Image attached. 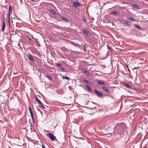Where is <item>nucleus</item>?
<instances>
[{
    "label": "nucleus",
    "instance_id": "13",
    "mask_svg": "<svg viewBox=\"0 0 148 148\" xmlns=\"http://www.w3.org/2000/svg\"><path fill=\"white\" fill-rule=\"evenodd\" d=\"M102 89L106 92H109V91L108 89H107V88L105 87H102Z\"/></svg>",
    "mask_w": 148,
    "mask_h": 148
},
{
    "label": "nucleus",
    "instance_id": "5",
    "mask_svg": "<svg viewBox=\"0 0 148 148\" xmlns=\"http://www.w3.org/2000/svg\"><path fill=\"white\" fill-rule=\"evenodd\" d=\"M27 57L28 59H30L32 61L34 62V59L33 58L31 54H28L27 55Z\"/></svg>",
    "mask_w": 148,
    "mask_h": 148
},
{
    "label": "nucleus",
    "instance_id": "15",
    "mask_svg": "<svg viewBox=\"0 0 148 148\" xmlns=\"http://www.w3.org/2000/svg\"><path fill=\"white\" fill-rule=\"evenodd\" d=\"M124 23L127 26H130V23L127 21H125Z\"/></svg>",
    "mask_w": 148,
    "mask_h": 148
},
{
    "label": "nucleus",
    "instance_id": "21",
    "mask_svg": "<svg viewBox=\"0 0 148 148\" xmlns=\"http://www.w3.org/2000/svg\"><path fill=\"white\" fill-rule=\"evenodd\" d=\"M29 111L30 112V113L31 115L33 114V112H32V110L31 109L30 107H29Z\"/></svg>",
    "mask_w": 148,
    "mask_h": 148
},
{
    "label": "nucleus",
    "instance_id": "25",
    "mask_svg": "<svg viewBox=\"0 0 148 148\" xmlns=\"http://www.w3.org/2000/svg\"><path fill=\"white\" fill-rule=\"evenodd\" d=\"M46 77L49 79L51 80H52V78L49 75H47Z\"/></svg>",
    "mask_w": 148,
    "mask_h": 148
},
{
    "label": "nucleus",
    "instance_id": "32",
    "mask_svg": "<svg viewBox=\"0 0 148 148\" xmlns=\"http://www.w3.org/2000/svg\"><path fill=\"white\" fill-rule=\"evenodd\" d=\"M108 49H110V50H111V47H109V46H108Z\"/></svg>",
    "mask_w": 148,
    "mask_h": 148
},
{
    "label": "nucleus",
    "instance_id": "30",
    "mask_svg": "<svg viewBox=\"0 0 148 148\" xmlns=\"http://www.w3.org/2000/svg\"><path fill=\"white\" fill-rule=\"evenodd\" d=\"M56 65L58 67H60V66H62V64L58 63L56 64Z\"/></svg>",
    "mask_w": 148,
    "mask_h": 148
},
{
    "label": "nucleus",
    "instance_id": "10",
    "mask_svg": "<svg viewBox=\"0 0 148 148\" xmlns=\"http://www.w3.org/2000/svg\"><path fill=\"white\" fill-rule=\"evenodd\" d=\"M86 87L87 89H88V91L91 92L92 91V89L91 88L89 87V86L88 85H86Z\"/></svg>",
    "mask_w": 148,
    "mask_h": 148
},
{
    "label": "nucleus",
    "instance_id": "23",
    "mask_svg": "<svg viewBox=\"0 0 148 148\" xmlns=\"http://www.w3.org/2000/svg\"><path fill=\"white\" fill-rule=\"evenodd\" d=\"M62 78L63 79H68V80H69L70 79L69 77H68L67 76H66V77L63 76L62 77Z\"/></svg>",
    "mask_w": 148,
    "mask_h": 148
},
{
    "label": "nucleus",
    "instance_id": "3",
    "mask_svg": "<svg viewBox=\"0 0 148 148\" xmlns=\"http://www.w3.org/2000/svg\"><path fill=\"white\" fill-rule=\"evenodd\" d=\"M94 91L96 95L99 97L101 98L103 97V95L101 92H99L98 91L96 90H95Z\"/></svg>",
    "mask_w": 148,
    "mask_h": 148
},
{
    "label": "nucleus",
    "instance_id": "4",
    "mask_svg": "<svg viewBox=\"0 0 148 148\" xmlns=\"http://www.w3.org/2000/svg\"><path fill=\"white\" fill-rule=\"evenodd\" d=\"M12 7H11V6L10 5L9 6V10L8 14V21H9V23L10 19V14L12 13Z\"/></svg>",
    "mask_w": 148,
    "mask_h": 148
},
{
    "label": "nucleus",
    "instance_id": "29",
    "mask_svg": "<svg viewBox=\"0 0 148 148\" xmlns=\"http://www.w3.org/2000/svg\"><path fill=\"white\" fill-rule=\"evenodd\" d=\"M83 81L84 82H85L86 83H90V82L87 81L85 79H84L83 80Z\"/></svg>",
    "mask_w": 148,
    "mask_h": 148
},
{
    "label": "nucleus",
    "instance_id": "34",
    "mask_svg": "<svg viewBox=\"0 0 148 148\" xmlns=\"http://www.w3.org/2000/svg\"><path fill=\"white\" fill-rule=\"evenodd\" d=\"M127 66L128 68V71L130 72V70L129 68H128V66L127 65Z\"/></svg>",
    "mask_w": 148,
    "mask_h": 148
},
{
    "label": "nucleus",
    "instance_id": "12",
    "mask_svg": "<svg viewBox=\"0 0 148 148\" xmlns=\"http://www.w3.org/2000/svg\"><path fill=\"white\" fill-rule=\"evenodd\" d=\"M49 12L53 14H55L56 12H55L52 9H50L49 10Z\"/></svg>",
    "mask_w": 148,
    "mask_h": 148
},
{
    "label": "nucleus",
    "instance_id": "9",
    "mask_svg": "<svg viewBox=\"0 0 148 148\" xmlns=\"http://www.w3.org/2000/svg\"><path fill=\"white\" fill-rule=\"evenodd\" d=\"M123 84L124 86L128 88H131V86L127 83H124Z\"/></svg>",
    "mask_w": 148,
    "mask_h": 148
},
{
    "label": "nucleus",
    "instance_id": "7",
    "mask_svg": "<svg viewBox=\"0 0 148 148\" xmlns=\"http://www.w3.org/2000/svg\"><path fill=\"white\" fill-rule=\"evenodd\" d=\"M83 32L85 36H88V32L87 31L86 29H84L83 30Z\"/></svg>",
    "mask_w": 148,
    "mask_h": 148
},
{
    "label": "nucleus",
    "instance_id": "38",
    "mask_svg": "<svg viewBox=\"0 0 148 148\" xmlns=\"http://www.w3.org/2000/svg\"><path fill=\"white\" fill-rule=\"evenodd\" d=\"M84 21H85V22H86V19H84Z\"/></svg>",
    "mask_w": 148,
    "mask_h": 148
},
{
    "label": "nucleus",
    "instance_id": "28",
    "mask_svg": "<svg viewBox=\"0 0 148 148\" xmlns=\"http://www.w3.org/2000/svg\"><path fill=\"white\" fill-rule=\"evenodd\" d=\"M129 19L130 20L132 21H135L136 20L135 19L131 17L129 18Z\"/></svg>",
    "mask_w": 148,
    "mask_h": 148
},
{
    "label": "nucleus",
    "instance_id": "1",
    "mask_svg": "<svg viewBox=\"0 0 148 148\" xmlns=\"http://www.w3.org/2000/svg\"><path fill=\"white\" fill-rule=\"evenodd\" d=\"M125 128V126L124 124L119 123L117 124L114 128L111 127L108 128L107 130L110 133H112V132H113L115 131H117V133L119 134V135H121L123 134L124 132V129ZM114 133H116V132H115Z\"/></svg>",
    "mask_w": 148,
    "mask_h": 148
},
{
    "label": "nucleus",
    "instance_id": "19",
    "mask_svg": "<svg viewBox=\"0 0 148 148\" xmlns=\"http://www.w3.org/2000/svg\"><path fill=\"white\" fill-rule=\"evenodd\" d=\"M57 92L58 93H59L60 94H62V90H57Z\"/></svg>",
    "mask_w": 148,
    "mask_h": 148
},
{
    "label": "nucleus",
    "instance_id": "40",
    "mask_svg": "<svg viewBox=\"0 0 148 148\" xmlns=\"http://www.w3.org/2000/svg\"><path fill=\"white\" fill-rule=\"evenodd\" d=\"M29 39L30 40H31V39L30 38H29Z\"/></svg>",
    "mask_w": 148,
    "mask_h": 148
},
{
    "label": "nucleus",
    "instance_id": "24",
    "mask_svg": "<svg viewBox=\"0 0 148 148\" xmlns=\"http://www.w3.org/2000/svg\"><path fill=\"white\" fill-rule=\"evenodd\" d=\"M31 117H32V122L33 123H34L35 121H34V115L33 114L32 115H31Z\"/></svg>",
    "mask_w": 148,
    "mask_h": 148
},
{
    "label": "nucleus",
    "instance_id": "39",
    "mask_svg": "<svg viewBox=\"0 0 148 148\" xmlns=\"http://www.w3.org/2000/svg\"><path fill=\"white\" fill-rule=\"evenodd\" d=\"M31 0L32 1H34V0Z\"/></svg>",
    "mask_w": 148,
    "mask_h": 148
},
{
    "label": "nucleus",
    "instance_id": "41",
    "mask_svg": "<svg viewBox=\"0 0 148 148\" xmlns=\"http://www.w3.org/2000/svg\"><path fill=\"white\" fill-rule=\"evenodd\" d=\"M61 92V91H59V92Z\"/></svg>",
    "mask_w": 148,
    "mask_h": 148
},
{
    "label": "nucleus",
    "instance_id": "33",
    "mask_svg": "<svg viewBox=\"0 0 148 148\" xmlns=\"http://www.w3.org/2000/svg\"><path fill=\"white\" fill-rule=\"evenodd\" d=\"M101 85H106V84L105 83H104V82H103Z\"/></svg>",
    "mask_w": 148,
    "mask_h": 148
},
{
    "label": "nucleus",
    "instance_id": "37",
    "mask_svg": "<svg viewBox=\"0 0 148 148\" xmlns=\"http://www.w3.org/2000/svg\"><path fill=\"white\" fill-rule=\"evenodd\" d=\"M42 148H45V147L43 145H42Z\"/></svg>",
    "mask_w": 148,
    "mask_h": 148
},
{
    "label": "nucleus",
    "instance_id": "16",
    "mask_svg": "<svg viewBox=\"0 0 148 148\" xmlns=\"http://www.w3.org/2000/svg\"><path fill=\"white\" fill-rule=\"evenodd\" d=\"M133 6L134 8L137 9H139L140 8V7L138 5H133Z\"/></svg>",
    "mask_w": 148,
    "mask_h": 148
},
{
    "label": "nucleus",
    "instance_id": "18",
    "mask_svg": "<svg viewBox=\"0 0 148 148\" xmlns=\"http://www.w3.org/2000/svg\"><path fill=\"white\" fill-rule=\"evenodd\" d=\"M135 27L139 30H141L142 29L141 28L137 25H135Z\"/></svg>",
    "mask_w": 148,
    "mask_h": 148
},
{
    "label": "nucleus",
    "instance_id": "20",
    "mask_svg": "<svg viewBox=\"0 0 148 148\" xmlns=\"http://www.w3.org/2000/svg\"><path fill=\"white\" fill-rule=\"evenodd\" d=\"M97 82L99 84L101 85V84H102L103 82L101 80H97Z\"/></svg>",
    "mask_w": 148,
    "mask_h": 148
},
{
    "label": "nucleus",
    "instance_id": "31",
    "mask_svg": "<svg viewBox=\"0 0 148 148\" xmlns=\"http://www.w3.org/2000/svg\"><path fill=\"white\" fill-rule=\"evenodd\" d=\"M60 69L62 71H64V67H60Z\"/></svg>",
    "mask_w": 148,
    "mask_h": 148
},
{
    "label": "nucleus",
    "instance_id": "2",
    "mask_svg": "<svg viewBox=\"0 0 148 148\" xmlns=\"http://www.w3.org/2000/svg\"><path fill=\"white\" fill-rule=\"evenodd\" d=\"M47 135H49V138L52 141H54L56 139V137L52 134L48 133L47 134Z\"/></svg>",
    "mask_w": 148,
    "mask_h": 148
},
{
    "label": "nucleus",
    "instance_id": "26",
    "mask_svg": "<svg viewBox=\"0 0 148 148\" xmlns=\"http://www.w3.org/2000/svg\"><path fill=\"white\" fill-rule=\"evenodd\" d=\"M71 43L74 45L75 46H78V44H76V43H74L73 42H71Z\"/></svg>",
    "mask_w": 148,
    "mask_h": 148
},
{
    "label": "nucleus",
    "instance_id": "35",
    "mask_svg": "<svg viewBox=\"0 0 148 148\" xmlns=\"http://www.w3.org/2000/svg\"><path fill=\"white\" fill-rule=\"evenodd\" d=\"M84 52L86 51V48H84Z\"/></svg>",
    "mask_w": 148,
    "mask_h": 148
},
{
    "label": "nucleus",
    "instance_id": "17",
    "mask_svg": "<svg viewBox=\"0 0 148 148\" xmlns=\"http://www.w3.org/2000/svg\"><path fill=\"white\" fill-rule=\"evenodd\" d=\"M112 14H114L115 15H119V12H118L115 11V12H112Z\"/></svg>",
    "mask_w": 148,
    "mask_h": 148
},
{
    "label": "nucleus",
    "instance_id": "8",
    "mask_svg": "<svg viewBox=\"0 0 148 148\" xmlns=\"http://www.w3.org/2000/svg\"><path fill=\"white\" fill-rule=\"evenodd\" d=\"M60 18L62 19L65 22H68V20L67 18L64 16H60Z\"/></svg>",
    "mask_w": 148,
    "mask_h": 148
},
{
    "label": "nucleus",
    "instance_id": "11",
    "mask_svg": "<svg viewBox=\"0 0 148 148\" xmlns=\"http://www.w3.org/2000/svg\"><path fill=\"white\" fill-rule=\"evenodd\" d=\"M40 104V105L41 106V107L43 109H45V108L44 107L43 104L42 103L41 101H40V102H39L38 103Z\"/></svg>",
    "mask_w": 148,
    "mask_h": 148
},
{
    "label": "nucleus",
    "instance_id": "22",
    "mask_svg": "<svg viewBox=\"0 0 148 148\" xmlns=\"http://www.w3.org/2000/svg\"><path fill=\"white\" fill-rule=\"evenodd\" d=\"M84 73L85 75L88 76L89 72H88V71H84Z\"/></svg>",
    "mask_w": 148,
    "mask_h": 148
},
{
    "label": "nucleus",
    "instance_id": "14",
    "mask_svg": "<svg viewBox=\"0 0 148 148\" xmlns=\"http://www.w3.org/2000/svg\"><path fill=\"white\" fill-rule=\"evenodd\" d=\"M5 27V21H4L3 23V27L2 28V31L3 32L4 31V29Z\"/></svg>",
    "mask_w": 148,
    "mask_h": 148
},
{
    "label": "nucleus",
    "instance_id": "6",
    "mask_svg": "<svg viewBox=\"0 0 148 148\" xmlns=\"http://www.w3.org/2000/svg\"><path fill=\"white\" fill-rule=\"evenodd\" d=\"M80 4L78 2H73V6L75 7H77V6H80Z\"/></svg>",
    "mask_w": 148,
    "mask_h": 148
},
{
    "label": "nucleus",
    "instance_id": "27",
    "mask_svg": "<svg viewBox=\"0 0 148 148\" xmlns=\"http://www.w3.org/2000/svg\"><path fill=\"white\" fill-rule=\"evenodd\" d=\"M36 100L37 101L38 103L40 101L39 100L38 98L36 96Z\"/></svg>",
    "mask_w": 148,
    "mask_h": 148
},
{
    "label": "nucleus",
    "instance_id": "36",
    "mask_svg": "<svg viewBox=\"0 0 148 148\" xmlns=\"http://www.w3.org/2000/svg\"><path fill=\"white\" fill-rule=\"evenodd\" d=\"M83 48H86V45L85 44L83 47Z\"/></svg>",
    "mask_w": 148,
    "mask_h": 148
}]
</instances>
